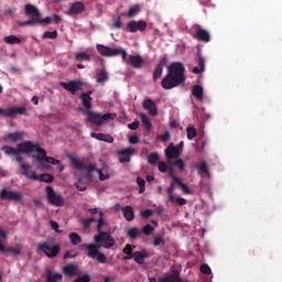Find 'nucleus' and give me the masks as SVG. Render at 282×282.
Listing matches in <instances>:
<instances>
[{"instance_id":"c756f323","label":"nucleus","mask_w":282,"mask_h":282,"mask_svg":"<svg viewBox=\"0 0 282 282\" xmlns=\"http://www.w3.org/2000/svg\"><path fill=\"white\" fill-rule=\"evenodd\" d=\"M0 252H2V254H13L14 257H17V254H21V248L19 247L6 248V246L2 245L0 241Z\"/></svg>"},{"instance_id":"052dcab7","label":"nucleus","mask_w":282,"mask_h":282,"mask_svg":"<svg viewBox=\"0 0 282 282\" xmlns=\"http://www.w3.org/2000/svg\"><path fill=\"white\" fill-rule=\"evenodd\" d=\"M198 173H208V164L205 161L199 164Z\"/></svg>"},{"instance_id":"bb28decb","label":"nucleus","mask_w":282,"mask_h":282,"mask_svg":"<svg viewBox=\"0 0 282 282\" xmlns=\"http://www.w3.org/2000/svg\"><path fill=\"white\" fill-rule=\"evenodd\" d=\"M46 282H63V275L52 270H46Z\"/></svg>"},{"instance_id":"7c9ffc66","label":"nucleus","mask_w":282,"mask_h":282,"mask_svg":"<svg viewBox=\"0 0 282 282\" xmlns=\"http://www.w3.org/2000/svg\"><path fill=\"white\" fill-rule=\"evenodd\" d=\"M192 96H194L196 100L202 102V100H204V87L199 85H194L192 88Z\"/></svg>"},{"instance_id":"aec40b11","label":"nucleus","mask_w":282,"mask_h":282,"mask_svg":"<svg viewBox=\"0 0 282 282\" xmlns=\"http://www.w3.org/2000/svg\"><path fill=\"white\" fill-rule=\"evenodd\" d=\"M194 39H197L202 43H210V33L206 29H202L198 26Z\"/></svg>"},{"instance_id":"680f3d73","label":"nucleus","mask_w":282,"mask_h":282,"mask_svg":"<svg viewBox=\"0 0 282 282\" xmlns=\"http://www.w3.org/2000/svg\"><path fill=\"white\" fill-rule=\"evenodd\" d=\"M94 221H96V218H94V217L84 219V221H83L84 228L85 229L89 228L91 226V224H94Z\"/></svg>"},{"instance_id":"de8ad7c7","label":"nucleus","mask_w":282,"mask_h":282,"mask_svg":"<svg viewBox=\"0 0 282 282\" xmlns=\"http://www.w3.org/2000/svg\"><path fill=\"white\" fill-rule=\"evenodd\" d=\"M42 39H58V31H45Z\"/></svg>"},{"instance_id":"39448f33","label":"nucleus","mask_w":282,"mask_h":282,"mask_svg":"<svg viewBox=\"0 0 282 282\" xmlns=\"http://www.w3.org/2000/svg\"><path fill=\"white\" fill-rule=\"evenodd\" d=\"M45 192H46V199L48 204L57 207L65 206V198H63V195L57 194L54 191V187L46 186Z\"/></svg>"},{"instance_id":"774afa93","label":"nucleus","mask_w":282,"mask_h":282,"mask_svg":"<svg viewBox=\"0 0 282 282\" xmlns=\"http://www.w3.org/2000/svg\"><path fill=\"white\" fill-rule=\"evenodd\" d=\"M138 127H140V121H133L128 124V129H130L131 131H135Z\"/></svg>"},{"instance_id":"f3484780","label":"nucleus","mask_w":282,"mask_h":282,"mask_svg":"<svg viewBox=\"0 0 282 282\" xmlns=\"http://www.w3.org/2000/svg\"><path fill=\"white\" fill-rule=\"evenodd\" d=\"M85 12V3L77 1L70 6L66 14L68 17H77V14H83Z\"/></svg>"},{"instance_id":"a19ab883","label":"nucleus","mask_w":282,"mask_h":282,"mask_svg":"<svg viewBox=\"0 0 282 282\" xmlns=\"http://www.w3.org/2000/svg\"><path fill=\"white\" fill-rule=\"evenodd\" d=\"M97 51L101 54V56H110L111 47L98 44Z\"/></svg>"},{"instance_id":"f8f14e48","label":"nucleus","mask_w":282,"mask_h":282,"mask_svg":"<svg viewBox=\"0 0 282 282\" xmlns=\"http://www.w3.org/2000/svg\"><path fill=\"white\" fill-rule=\"evenodd\" d=\"M182 155V152H180L178 148H175L173 143H171L166 149H165V158L167 160V164H173V160H177Z\"/></svg>"},{"instance_id":"6e6d98bb","label":"nucleus","mask_w":282,"mask_h":282,"mask_svg":"<svg viewBox=\"0 0 282 282\" xmlns=\"http://www.w3.org/2000/svg\"><path fill=\"white\" fill-rule=\"evenodd\" d=\"M75 187L77 188V191H80L82 193L87 191V185H85V183H83V180L79 178L77 183H75Z\"/></svg>"},{"instance_id":"393cba45","label":"nucleus","mask_w":282,"mask_h":282,"mask_svg":"<svg viewBox=\"0 0 282 282\" xmlns=\"http://www.w3.org/2000/svg\"><path fill=\"white\" fill-rule=\"evenodd\" d=\"M150 282H182L178 275L176 274H170L163 278H160L159 280L155 278H150Z\"/></svg>"},{"instance_id":"4d7b16f0","label":"nucleus","mask_w":282,"mask_h":282,"mask_svg":"<svg viewBox=\"0 0 282 282\" xmlns=\"http://www.w3.org/2000/svg\"><path fill=\"white\" fill-rule=\"evenodd\" d=\"M77 254L76 250H68L64 253L63 259H76Z\"/></svg>"},{"instance_id":"4be33fe9","label":"nucleus","mask_w":282,"mask_h":282,"mask_svg":"<svg viewBox=\"0 0 282 282\" xmlns=\"http://www.w3.org/2000/svg\"><path fill=\"white\" fill-rule=\"evenodd\" d=\"M86 250H87V257H89V259H96L97 254L100 252V246L97 242L88 243L86 246Z\"/></svg>"},{"instance_id":"f704fd0d","label":"nucleus","mask_w":282,"mask_h":282,"mask_svg":"<svg viewBox=\"0 0 282 282\" xmlns=\"http://www.w3.org/2000/svg\"><path fill=\"white\" fill-rule=\"evenodd\" d=\"M4 43L7 45H21V39H19L17 35H8L3 39Z\"/></svg>"},{"instance_id":"37998d69","label":"nucleus","mask_w":282,"mask_h":282,"mask_svg":"<svg viewBox=\"0 0 282 282\" xmlns=\"http://www.w3.org/2000/svg\"><path fill=\"white\" fill-rule=\"evenodd\" d=\"M105 226V214L99 212V219L97 220V232L98 235L102 232V227Z\"/></svg>"},{"instance_id":"c85d7f7f","label":"nucleus","mask_w":282,"mask_h":282,"mask_svg":"<svg viewBox=\"0 0 282 282\" xmlns=\"http://www.w3.org/2000/svg\"><path fill=\"white\" fill-rule=\"evenodd\" d=\"M122 215L127 221H133L135 219V212L133 210V207L127 205L122 207Z\"/></svg>"},{"instance_id":"09e8293b","label":"nucleus","mask_w":282,"mask_h":282,"mask_svg":"<svg viewBox=\"0 0 282 282\" xmlns=\"http://www.w3.org/2000/svg\"><path fill=\"white\" fill-rule=\"evenodd\" d=\"M142 232L145 237H149V235H153V232H155V227L148 224L143 227Z\"/></svg>"},{"instance_id":"69168bd1","label":"nucleus","mask_w":282,"mask_h":282,"mask_svg":"<svg viewBox=\"0 0 282 282\" xmlns=\"http://www.w3.org/2000/svg\"><path fill=\"white\" fill-rule=\"evenodd\" d=\"M90 281H91V276L89 275H83L74 280V282H90Z\"/></svg>"},{"instance_id":"b1692460","label":"nucleus","mask_w":282,"mask_h":282,"mask_svg":"<svg viewBox=\"0 0 282 282\" xmlns=\"http://www.w3.org/2000/svg\"><path fill=\"white\" fill-rule=\"evenodd\" d=\"M197 66H195L192 72L193 74H202L204 72H206V58H204V56H202V54H198V61H197Z\"/></svg>"},{"instance_id":"5701e85b","label":"nucleus","mask_w":282,"mask_h":282,"mask_svg":"<svg viewBox=\"0 0 282 282\" xmlns=\"http://www.w3.org/2000/svg\"><path fill=\"white\" fill-rule=\"evenodd\" d=\"M132 257L139 265H144V259H149V252L147 250L134 251Z\"/></svg>"},{"instance_id":"423d86ee","label":"nucleus","mask_w":282,"mask_h":282,"mask_svg":"<svg viewBox=\"0 0 282 282\" xmlns=\"http://www.w3.org/2000/svg\"><path fill=\"white\" fill-rule=\"evenodd\" d=\"M96 243H101L102 248L109 250L116 246V239L111 237L109 231H101L98 236H95Z\"/></svg>"},{"instance_id":"5fc2aeb1","label":"nucleus","mask_w":282,"mask_h":282,"mask_svg":"<svg viewBox=\"0 0 282 282\" xmlns=\"http://www.w3.org/2000/svg\"><path fill=\"white\" fill-rule=\"evenodd\" d=\"M158 169L160 173H166V171H169V165L164 161H159Z\"/></svg>"},{"instance_id":"49530a36","label":"nucleus","mask_w":282,"mask_h":282,"mask_svg":"<svg viewBox=\"0 0 282 282\" xmlns=\"http://www.w3.org/2000/svg\"><path fill=\"white\" fill-rule=\"evenodd\" d=\"M137 184L139 186V193L140 194H142V193H144V191H147V188H145L147 182L144 181V178L138 176L137 177Z\"/></svg>"},{"instance_id":"e2e57ef3","label":"nucleus","mask_w":282,"mask_h":282,"mask_svg":"<svg viewBox=\"0 0 282 282\" xmlns=\"http://www.w3.org/2000/svg\"><path fill=\"white\" fill-rule=\"evenodd\" d=\"M161 142H169L171 140V132L166 131L160 135Z\"/></svg>"},{"instance_id":"473e14b6","label":"nucleus","mask_w":282,"mask_h":282,"mask_svg":"<svg viewBox=\"0 0 282 282\" xmlns=\"http://www.w3.org/2000/svg\"><path fill=\"white\" fill-rule=\"evenodd\" d=\"M63 272L66 276H76V274H78V265L67 264L63 268Z\"/></svg>"},{"instance_id":"58836bf2","label":"nucleus","mask_w":282,"mask_h":282,"mask_svg":"<svg viewBox=\"0 0 282 282\" xmlns=\"http://www.w3.org/2000/svg\"><path fill=\"white\" fill-rule=\"evenodd\" d=\"M141 122L143 127L147 129V131H151V128L153 127V123H151V119H149V116L142 113L141 115Z\"/></svg>"},{"instance_id":"20e7f679","label":"nucleus","mask_w":282,"mask_h":282,"mask_svg":"<svg viewBox=\"0 0 282 282\" xmlns=\"http://www.w3.org/2000/svg\"><path fill=\"white\" fill-rule=\"evenodd\" d=\"M36 252H43L48 259H56L61 252V245H54V241H44L36 248Z\"/></svg>"},{"instance_id":"7ed1b4c3","label":"nucleus","mask_w":282,"mask_h":282,"mask_svg":"<svg viewBox=\"0 0 282 282\" xmlns=\"http://www.w3.org/2000/svg\"><path fill=\"white\" fill-rule=\"evenodd\" d=\"M70 164L74 169H76V171H86L87 172V178L88 180H91L93 177V173L94 171H97L98 175H99V180L101 182H105L106 180H109V174L106 173L104 174L102 173V170H98L96 167V164H93V165H86L85 163H83L80 160L74 158V156H70Z\"/></svg>"},{"instance_id":"ddd939ff","label":"nucleus","mask_w":282,"mask_h":282,"mask_svg":"<svg viewBox=\"0 0 282 282\" xmlns=\"http://www.w3.org/2000/svg\"><path fill=\"white\" fill-rule=\"evenodd\" d=\"M134 154H135V149L133 148H127L117 152V155H119L120 164H127L131 162V155H134Z\"/></svg>"},{"instance_id":"6ab92c4d","label":"nucleus","mask_w":282,"mask_h":282,"mask_svg":"<svg viewBox=\"0 0 282 282\" xmlns=\"http://www.w3.org/2000/svg\"><path fill=\"white\" fill-rule=\"evenodd\" d=\"M166 63H167L166 57H162L160 59L158 66L153 72V76H152L153 83H158V78H161L162 73L164 72V67H166Z\"/></svg>"},{"instance_id":"dca6fc26","label":"nucleus","mask_w":282,"mask_h":282,"mask_svg":"<svg viewBox=\"0 0 282 282\" xmlns=\"http://www.w3.org/2000/svg\"><path fill=\"white\" fill-rule=\"evenodd\" d=\"M170 177L172 178V182H174V184H177V186H180L182 193H184V195H191L193 192L191 191V187H188V185H186V183H183L180 181V177L175 176V173H173V169H170Z\"/></svg>"},{"instance_id":"2f4dec72","label":"nucleus","mask_w":282,"mask_h":282,"mask_svg":"<svg viewBox=\"0 0 282 282\" xmlns=\"http://www.w3.org/2000/svg\"><path fill=\"white\" fill-rule=\"evenodd\" d=\"M24 132H11L4 137L6 142H19L23 140Z\"/></svg>"},{"instance_id":"f03ea898","label":"nucleus","mask_w":282,"mask_h":282,"mask_svg":"<svg viewBox=\"0 0 282 282\" xmlns=\"http://www.w3.org/2000/svg\"><path fill=\"white\" fill-rule=\"evenodd\" d=\"M184 72H186L184 64L181 62L172 63L167 68L166 76L161 80V87L163 89H175V87H180V85L186 82Z\"/></svg>"},{"instance_id":"a18cd8bd","label":"nucleus","mask_w":282,"mask_h":282,"mask_svg":"<svg viewBox=\"0 0 282 282\" xmlns=\"http://www.w3.org/2000/svg\"><path fill=\"white\" fill-rule=\"evenodd\" d=\"M75 59L83 62V61H91V56H89V54L85 53V52H79L75 55Z\"/></svg>"},{"instance_id":"79ce46f5","label":"nucleus","mask_w":282,"mask_h":282,"mask_svg":"<svg viewBox=\"0 0 282 282\" xmlns=\"http://www.w3.org/2000/svg\"><path fill=\"white\" fill-rule=\"evenodd\" d=\"M140 13V4H134L132 7H130L127 17H129V19H133V17H135L137 14Z\"/></svg>"},{"instance_id":"c9c22d12","label":"nucleus","mask_w":282,"mask_h":282,"mask_svg":"<svg viewBox=\"0 0 282 282\" xmlns=\"http://www.w3.org/2000/svg\"><path fill=\"white\" fill-rule=\"evenodd\" d=\"M109 80V73L107 70L101 69L97 73V83L102 84Z\"/></svg>"},{"instance_id":"bf43d9fd","label":"nucleus","mask_w":282,"mask_h":282,"mask_svg":"<svg viewBox=\"0 0 282 282\" xmlns=\"http://www.w3.org/2000/svg\"><path fill=\"white\" fill-rule=\"evenodd\" d=\"M95 259H97L98 263H107V256L100 251Z\"/></svg>"},{"instance_id":"864d4df0","label":"nucleus","mask_w":282,"mask_h":282,"mask_svg":"<svg viewBox=\"0 0 282 282\" xmlns=\"http://www.w3.org/2000/svg\"><path fill=\"white\" fill-rule=\"evenodd\" d=\"M53 22V20H52V18H50V17H46V18H42V15L39 18V20H37V25H43V23L45 24V25H50L51 23Z\"/></svg>"},{"instance_id":"3c124183","label":"nucleus","mask_w":282,"mask_h":282,"mask_svg":"<svg viewBox=\"0 0 282 282\" xmlns=\"http://www.w3.org/2000/svg\"><path fill=\"white\" fill-rule=\"evenodd\" d=\"M186 133H187V140H193V138L197 135V130L193 127H187Z\"/></svg>"},{"instance_id":"2eb2a0df","label":"nucleus","mask_w":282,"mask_h":282,"mask_svg":"<svg viewBox=\"0 0 282 282\" xmlns=\"http://www.w3.org/2000/svg\"><path fill=\"white\" fill-rule=\"evenodd\" d=\"M24 12L26 17H30L31 20L39 23V19H41V11H39V9L34 4H26L24 8Z\"/></svg>"},{"instance_id":"a878e982","label":"nucleus","mask_w":282,"mask_h":282,"mask_svg":"<svg viewBox=\"0 0 282 282\" xmlns=\"http://www.w3.org/2000/svg\"><path fill=\"white\" fill-rule=\"evenodd\" d=\"M90 135L100 142H108V144H113V137L111 134L93 132Z\"/></svg>"},{"instance_id":"4468645a","label":"nucleus","mask_w":282,"mask_h":282,"mask_svg":"<svg viewBox=\"0 0 282 282\" xmlns=\"http://www.w3.org/2000/svg\"><path fill=\"white\" fill-rule=\"evenodd\" d=\"M123 63L131 65L134 69H142V65H144V58H142L140 55H129L128 59L126 57Z\"/></svg>"},{"instance_id":"c03bdc74","label":"nucleus","mask_w":282,"mask_h":282,"mask_svg":"<svg viewBox=\"0 0 282 282\" xmlns=\"http://www.w3.org/2000/svg\"><path fill=\"white\" fill-rule=\"evenodd\" d=\"M158 162H160V154L154 152L148 156V164L155 166V164H158Z\"/></svg>"},{"instance_id":"9b49d317","label":"nucleus","mask_w":282,"mask_h":282,"mask_svg":"<svg viewBox=\"0 0 282 282\" xmlns=\"http://www.w3.org/2000/svg\"><path fill=\"white\" fill-rule=\"evenodd\" d=\"M127 30H128V32H131L132 34H135V32H144L147 30V21L132 20L128 23Z\"/></svg>"},{"instance_id":"338daca9","label":"nucleus","mask_w":282,"mask_h":282,"mask_svg":"<svg viewBox=\"0 0 282 282\" xmlns=\"http://www.w3.org/2000/svg\"><path fill=\"white\" fill-rule=\"evenodd\" d=\"M200 272L203 274H210V272H212L210 267L208 264L200 265Z\"/></svg>"},{"instance_id":"e433bc0d","label":"nucleus","mask_w":282,"mask_h":282,"mask_svg":"<svg viewBox=\"0 0 282 282\" xmlns=\"http://www.w3.org/2000/svg\"><path fill=\"white\" fill-rule=\"evenodd\" d=\"M127 235L130 239H138L142 235V231L138 227H132L128 230Z\"/></svg>"},{"instance_id":"13d9d810","label":"nucleus","mask_w":282,"mask_h":282,"mask_svg":"<svg viewBox=\"0 0 282 282\" xmlns=\"http://www.w3.org/2000/svg\"><path fill=\"white\" fill-rule=\"evenodd\" d=\"M115 30H120L122 28V18L118 17L116 21L111 24Z\"/></svg>"},{"instance_id":"0e129e2a","label":"nucleus","mask_w":282,"mask_h":282,"mask_svg":"<svg viewBox=\"0 0 282 282\" xmlns=\"http://www.w3.org/2000/svg\"><path fill=\"white\" fill-rule=\"evenodd\" d=\"M152 215H153V212L151 209H145L141 212V217L143 219H149V217H151Z\"/></svg>"},{"instance_id":"72a5a7b5","label":"nucleus","mask_w":282,"mask_h":282,"mask_svg":"<svg viewBox=\"0 0 282 282\" xmlns=\"http://www.w3.org/2000/svg\"><path fill=\"white\" fill-rule=\"evenodd\" d=\"M110 56H121L122 61H127V51L124 48H110Z\"/></svg>"},{"instance_id":"cd10ccee","label":"nucleus","mask_w":282,"mask_h":282,"mask_svg":"<svg viewBox=\"0 0 282 282\" xmlns=\"http://www.w3.org/2000/svg\"><path fill=\"white\" fill-rule=\"evenodd\" d=\"M91 91L83 93L79 98L82 99V105L87 109L86 111H89L91 109Z\"/></svg>"},{"instance_id":"1a4fd4ad","label":"nucleus","mask_w":282,"mask_h":282,"mask_svg":"<svg viewBox=\"0 0 282 282\" xmlns=\"http://www.w3.org/2000/svg\"><path fill=\"white\" fill-rule=\"evenodd\" d=\"M59 86L66 91H69L73 96H76L77 91H83L85 84L80 80H69L68 83L61 82Z\"/></svg>"},{"instance_id":"f257e3e1","label":"nucleus","mask_w":282,"mask_h":282,"mask_svg":"<svg viewBox=\"0 0 282 282\" xmlns=\"http://www.w3.org/2000/svg\"><path fill=\"white\" fill-rule=\"evenodd\" d=\"M1 151L9 155L10 158H15V155H19V153H36L32 155L33 160H36L39 162V169H50V164H53L54 166L56 164H61V161L47 156V152L45 149L41 148V143L39 142H32V141H25L18 144V148H12L10 145H3L1 148Z\"/></svg>"},{"instance_id":"6e6552de","label":"nucleus","mask_w":282,"mask_h":282,"mask_svg":"<svg viewBox=\"0 0 282 282\" xmlns=\"http://www.w3.org/2000/svg\"><path fill=\"white\" fill-rule=\"evenodd\" d=\"M28 109L25 107H10V108H0V116L3 118H14L15 116H25Z\"/></svg>"},{"instance_id":"9d476101","label":"nucleus","mask_w":282,"mask_h":282,"mask_svg":"<svg viewBox=\"0 0 282 282\" xmlns=\"http://www.w3.org/2000/svg\"><path fill=\"white\" fill-rule=\"evenodd\" d=\"M0 199H8L9 202H21V199H23V194L3 188L0 193Z\"/></svg>"},{"instance_id":"8fccbe9b","label":"nucleus","mask_w":282,"mask_h":282,"mask_svg":"<svg viewBox=\"0 0 282 282\" xmlns=\"http://www.w3.org/2000/svg\"><path fill=\"white\" fill-rule=\"evenodd\" d=\"M169 164H172V166H176V169H178L180 171H184L186 164H184V161L182 159H177L176 161H172V163H169Z\"/></svg>"},{"instance_id":"412c9836","label":"nucleus","mask_w":282,"mask_h":282,"mask_svg":"<svg viewBox=\"0 0 282 282\" xmlns=\"http://www.w3.org/2000/svg\"><path fill=\"white\" fill-rule=\"evenodd\" d=\"M143 109H145L150 116L158 115V106H155V101H153V99H145L143 101Z\"/></svg>"},{"instance_id":"4c0bfd02","label":"nucleus","mask_w":282,"mask_h":282,"mask_svg":"<svg viewBox=\"0 0 282 282\" xmlns=\"http://www.w3.org/2000/svg\"><path fill=\"white\" fill-rule=\"evenodd\" d=\"M37 181L45 182V184H52V182H54V176L47 173L41 174V175H37Z\"/></svg>"},{"instance_id":"603ef678","label":"nucleus","mask_w":282,"mask_h":282,"mask_svg":"<svg viewBox=\"0 0 282 282\" xmlns=\"http://www.w3.org/2000/svg\"><path fill=\"white\" fill-rule=\"evenodd\" d=\"M18 25H20L21 28H25V25H39V22H36L35 20H28V21H18Z\"/></svg>"},{"instance_id":"a211bd4d","label":"nucleus","mask_w":282,"mask_h":282,"mask_svg":"<svg viewBox=\"0 0 282 282\" xmlns=\"http://www.w3.org/2000/svg\"><path fill=\"white\" fill-rule=\"evenodd\" d=\"M21 171L22 175H24V177H26L28 180H33L35 182L36 180H39V175L36 174V172H34V170H32V165L22 163Z\"/></svg>"},{"instance_id":"0eeeda50","label":"nucleus","mask_w":282,"mask_h":282,"mask_svg":"<svg viewBox=\"0 0 282 282\" xmlns=\"http://www.w3.org/2000/svg\"><path fill=\"white\" fill-rule=\"evenodd\" d=\"M86 113L88 122H91V124H97V127H100L102 122H107V120H110L111 118V113L100 115L91 110H86Z\"/></svg>"},{"instance_id":"ea45409f","label":"nucleus","mask_w":282,"mask_h":282,"mask_svg":"<svg viewBox=\"0 0 282 282\" xmlns=\"http://www.w3.org/2000/svg\"><path fill=\"white\" fill-rule=\"evenodd\" d=\"M68 237L73 246H78V243L83 242V238L77 232H72Z\"/></svg>"}]
</instances>
